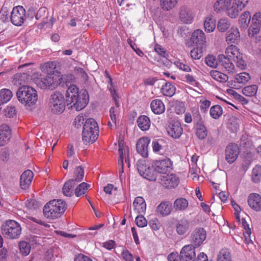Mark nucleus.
I'll use <instances>...</instances> for the list:
<instances>
[{
  "label": "nucleus",
  "instance_id": "obj_45",
  "mask_svg": "<svg viewBox=\"0 0 261 261\" xmlns=\"http://www.w3.org/2000/svg\"><path fill=\"white\" fill-rule=\"evenodd\" d=\"M242 10V8L235 4V3L233 2L232 6L227 9V13L230 17L232 18H236L238 16L239 12Z\"/></svg>",
  "mask_w": 261,
  "mask_h": 261
},
{
  "label": "nucleus",
  "instance_id": "obj_30",
  "mask_svg": "<svg viewBox=\"0 0 261 261\" xmlns=\"http://www.w3.org/2000/svg\"><path fill=\"white\" fill-rule=\"evenodd\" d=\"M240 37V33L236 28H231L227 32L226 40L228 44L233 43L238 40Z\"/></svg>",
  "mask_w": 261,
  "mask_h": 261
},
{
  "label": "nucleus",
  "instance_id": "obj_9",
  "mask_svg": "<svg viewBox=\"0 0 261 261\" xmlns=\"http://www.w3.org/2000/svg\"><path fill=\"white\" fill-rule=\"evenodd\" d=\"M152 168L160 175L169 173L172 169V162L169 158L155 161L152 164Z\"/></svg>",
  "mask_w": 261,
  "mask_h": 261
},
{
  "label": "nucleus",
  "instance_id": "obj_62",
  "mask_svg": "<svg viewBox=\"0 0 261 261\" xmlns=\"http://www.w3.org/2000/svg\"><path fill=\"white\" fill-rule=\"evenodd\" d=\"M74 261H92V260L89 257L80 253L75 256Z\"/></svg>",
  "mask_w": 261,
  "mask_h": 261
},
{
  "label": "nucleus",
  "instance_id": "obj_61",
  "mask_svg": "<svg viewBox=\"0 0 261 261\" xmlns=\"http://www.w3.org/2000/svg\"><path fill=\"white\" fill-rule=\"evenodd\" d=\"M252 23L261 26V13H256L252 17Z\"/></svg>",
  "mask_w": 261,
  "mask_h": 261
},
{
  "label": "nucleus",
  "instance_id": "obj_28",
  "mask_svg": "<svg viewBox=\"0 0 261 261\" xmlns=\"http://www.w3.org/2000/svg\"><path fill=\"white\" fill-rule=\"evenodd\" d=\"M137 123L138 127L143 131L148 130L150 126V120L145 115H141L137 119Z\"/></svg>",
  "mask_w": 261,
  "mask_h": 261
},
{
  "label": "nucleus",
  "instance_id": "obj_47",
  "mask_svg": "<svg viewBox=\"0 0 261 261\" xmlns=\"http://www.w3.org/2000/svg\"><path fill=\"white\" fill-rule=\"evenodd\" d=\"M222 109L219 105H215L210 109V115L212 118L217 119L222 115Z\"/></svg>",
  "mask_w": 261,
  "mask_h": 261
},
{
  "label": "nucleus",
  "instance_id": "obj_63",
  "mask_svg": "<svg viewBox=\"0 0 261 261\" xmlns=\"http://www.w3.org/2000/svg\"><path fill=\"white\" fill-rule=\"evenodd\" d=\"M122 256L126 261L133 260V256L132 254L127 250H124L123 251Z\"/></svg>",
  "mask_w": 261,
  "mask_h": 261
},
{
  "label": "nucleus",
  "instance_id": "obj_21",
  "mask_svg": "<svg viewBox=\"0 0 261 261\" xmlns=\"http://www.w3.org/2000/svg\"><path fill=\"white\" fill-rule=\"evenodd\" d=\"M11 136V129L7 125L0 126V146L6 145L10 141Z\"/></svg>",
  "mask_w": 261,
  "mask_h": 261
},
{
  "label": "nucleus",
  "instance_id": "obj_43",
  "mask_svg": "<svg viewBox=\"0 0 261 261\" xmlns=\"http://www.w3.org/2000/svg\"><path fill=\"white\" fill-rule=\"evenodd\" d=\"M210 75L213 79L221 82H226L228 79L226 74L217 70H212Z\"/></svg>",
  "mask_w": 261,
  "mask_h": 261
},
{
  "label": "nucleus",
  "instance_id": "obj_26",
  "mask_svg": "<svg viewBox=\"0 0 261 261\" xmlns=\"http://www.w3.org/2000/svg\"><path fill=\"white\" fill-rule=\"evenodd\" d=\"M152 111L155 114H161L164 112L165 107L163 101L158 99L153 100L150 103Z\"/></svg>",
  "mask_w": 261,
  "mask_h": 261
},
{
  "label": "nucleus",
  "instance_id": "obj_64",
  "mask_svg": "<svg viewBox=\"0 0 261 261\" xmlns=\"http://www.w3.org/2000/svg\"><path fill=\"white\" fill-rule=\"evenodd\" d=\"M153 151L159 153L162 149V146L156 141L152 142V144Z\"/></svg>",
  "mask_w": 261,
  "mask_h": 261
},
{
  "label": "nucleus",
  "instance_id": "obj_6",
  "mask_svg": "<svg viewBox=\"0 0 261 261\" xmlns=\"http://www.w3.org/2000/svg\"><path fill=\"white\" fill-rule=\"evenodd\" d=\"M3 235L7 239H16L21 233L20 225L16 221L9 220L4 222L1 226Z\"/></svg>",
  "mask_w": 261,
  "mask_h": 261
},
{
  "label": "nucleus",
  "instance_id": "obj_53",
  "mask_svg": "<svg viewBox=\"0 0 261 261\" xmlns=\"http://www.w3.org/2000/svg\"><path fill=\"white\" fill-rule=\"evenodd\" d=\"M235 79L239 83H245L250 80L249 74L247 72H242L236 75Z\"/></svg>",
  "mask_w": 261,
  "mask_h": 261
},
{
  "label": "nucleus",
  "instance_id": "obj_55",
  "mask_svg": "<svg viewBox=\"0 0 261 261\" xmlns=\"http://www.w3.org/2000/svg\"><path fill=\"white\" fill-rule=\"evenodd\" d=\"M75 71L76 72L77 75L81 79L82 81L86 82L88 81V74L82 68L79 67H76L75 68Z\"/></svg>",
  "mask_w": 261,
  "mask_h": 261
},
{
  "label": "nucleus",
  "instance_id": "obj_46",
  "mask_svg": "<svg viewBox=\"0 0 261 261\" xmlns=\"http://www.w3.org/2000/svg\"><path fill=\"white\" fill-rule=\"evenodd\" d=\"M29 79L28 74L24 73L16 74L14 77L15 83L20 85L27 83Z\"/></svg>",
  "mask_w": 261,
  "mask_h": 261
},
{
  "label": "nucleus",
  "instance_id": "obj_35",
  "mask_svg": "<svg viewBox=\"0 0 261 261\" xmlns=\"http://www.w3.org/2000/svg\"><path fill=\"white\" fill-rule=\"evenodd\" d=\"M13 96L11 90L8 89H3L0 90V105L8 102Z\"/></svg>",
  "mask_w": 261,
  "mask_h": 261
},
{
  "label": "nucleus",
  "instance_id": "obj_12",
  "mask_svg": "<svg viewBox=\"0 0 261 261\" xmlns=\"http://www.w3.org/2000/svg\"><path fill=\"white\" fill-rule=\"evenodd\" d=\"M25 19V10L22 6L14 7L11 13L10 20L15 25L20 26Z\"/></svg>",
  "mask_w": 261,
  "mask_h": 261
},
{
  "label": "nucleus",
  "instance_id": "obj_33",
  "mask_svg": "<svg viewBox=\"0 0 261 261\" xmlns=\"http://www.w3.org/2000/svg\"><path fill=\"white\" fill-rule=\"evenodd\" d=\"M251 181L253 183L258 184L261 181V166L256 165L252 170L251 175Z\"/></svg>",
  "mask_w": 261,
  "mask_h": 261
},
{
  "label": "nucleus",
  "instance_id": "obj_58",
  "mask_svg": "<svg viewBox=\"0 0 261 261\" xmlns=\"http://www.w3.org/2000/svg\"><path fill=\"white\" fill-rule=\"evenodd\" d=\"M106 75L109 79V84L110 85L108 86L109 91L112 95L113 99H116V96H117V94L116 93L115 90L114 89L113 84H112V80L110 76L108 74L107 71H106Z\"/></svg>",
  "mask_w": 261,
  "mask_h": 261
},
{
  "label": "nucleus",
  "instance_id": "obj_24",
  "mask_svg": "<svg viewBox=\"0 0 261 261\" xmlns=\"http://www.w3.org/2000/svg\"><path fill=\"white\" fill-rule=\"evenodd\" d=\"M248 203L251 208L256 211L261 210V196L256 193L251 194L248 199Z\"/></svg>",
  "mask_w": 261,
  "mask_h": 261
},
{
  "label": "nucleus",
  "instance_id": "obj_14",
  "mask_svg": "<svg viewBox=\"0 0 261 261\" xmlns=\"http://www.w3.org/2000/svg\"><path fill=\"white\" fill-rule=\"evenodd\" d=\"M240 153L238 144L232 143L228 144L225 150V159L228 163L231 164L237 159Z\"/></svg>",
  "mask_w": 261,
  "mask_h": 261
},
{
  "label": "nucleus",
  "instance_id": "obj_4",
  "mask_svg": "<svg viewBox=\"0 0 261 261\" xmlns=\"http://www.w3.org/2000/svg\"><path fill=\"white\" fill-rule=\"evenodd\" d=\"M16 96L20 102L28 106L34 105L38 99L36 90L31 86L25 85L18 89Z\"/></svg>",
  "mask_w": 261,
  "mask_h": 261
},
{
  "label": "nucleus",
  "instance_id": "obj_37",
  "mask_svg": "<svg viewBox=\"0 0 261 261\" xmlns=\"http://www.w3.org/2000/svg\"><path fill=\"white\" fill-rule=\"evenodd\" d=\"M251 19V14L248 11L244 12L240 16V27L242 29H246Z\"/></svg>",
  "mask_w": 261,
  "mask_h": 261
},
{
  "label": "nucleus",
  "instance_id": "obj_17",
  "mask_svg": "<svg viewBox=\"0 0 261 261\" xmlns=\"http://www.w3.org/2000/svg\"><path fill=\"white\" fill-rule=\"evenodd\" d=\"M196 247L191 245L184 246L180 252V257L182 261H195L196 259Z\"/></svg>",
  "mask_w": 261,
  "mask_h": 261
},
{
  "label": "nucleus",
  "instance_id": "obj_50",
  "mask_svg": "<svg viewBox=\"0 0 261 261\" xmlns=\"http://www.w3.org/2000/svg\"><path fill=\"white\" fill-rule=\"evenodd\" d=\"M89 186V185L84 182L80 184L75 190L76 196L79 197L85 194Z\"/></svg>",
  "mask_w": 261,
  "mask_h": 261
},
{
  "label": "nucleus",
  "instance_id": "obj_44",
  "mask_svg": "<svg viewBox=\"0 0 261 261\" xmlns=\"http://www.w3.org/2000/svg\"><path fill=\"white\" fill-rule=\"evenodd\" d=\"M204 27L206 32H213L216 28V20L212 17L206 18L204 22Z\"/></svg>",
  "mask_w": 261,
  "mask_h": 261
},
{
  "label": "nucleus",
  "instance_id": "obj_13",
  "mask_svg": "<svg viewBox=\"0 0 261 261\" xmlns=\"http://www.w3.org/2000/svg\"><path fill=\"white\" fill-rule=\"evenodd\" d=\"M206 237V231L203 228H196L192 231L190 236L191 245L196 247H199L205 240Z\"/></svg>",
  "mask_w": 261,
  "mask_h": 261
},
{
  "label": "nucleus",
  "instance_id": "obj_38",
  "mask_svg": "<svg viewBox=\"0 0 261 261\" xmlns=\"http://www.w3.org/2000/svg\"><path fill=\"white\" fill-rule=\"evenodd\" d=\"M258 86L256 85H252L246 86L242 89V93L246 96L251 97L255 95L257 91Z\"/></svg>",
  "mask_w": 261,
  "mask_h": 261
},
{
  "label": "nucleus",
  "instance_id": "obj_41",
  "mask_svg": "<svg viewBox=\"0 0 261 261\" xmlns=\"http://www.w3.org/2000/svg\"><path fill=\"white\" fill-rule=\"evenodd\" d=\"M217 261H231L229 251L227 249H222L218 254Z\"/></svg>",
  "mask_w": 261,
  "mask_h": 261
},
{
  "label": "nucleus",
  "instance_id": "obj_32",
  "mask_svg": "<svg viewBox=\"0 0 261 261\" xmlns=\"http://www.w3.org/2000/svg\"><path fill=\"white\" fill-rule=\"evenodd\" d=\"M188 205L189 202L186 199L178 198L174 201L173 207L177 211H183L188 207Z\"/></svg>",
  "mask_w": 261,
  "mask_h": 261
},
{
  "label": "nucleus",
  "instance_id": "obj_16",
  "mask_svg": "<svg viewBox=\"0 0 261 261\" xmlns=\"http://www.w3.org/2000/svg\"><path fill=\"white\" fill-rule=\"evenodd\" d=\"M123 144L121 142L119 143V149L118 151L119 153V159L118 161V164L120 166L119 168V177L121 179L122 176V174L123 173V166L124 163L123 160H125V163H127L128 167L130 166L129 162V153H128V149L127 147L122 148Z\"/></svg>",
  "mask_w": 261,
  "mask_h": 261
},
{
  "label": "nucleus",
  "instance_id": "obj_15",
  "mask_svg": "<svg viewBox=\"0 0 261 261\" xmlns=\"http://www.w3.org/2000/svg\"><path fill=\"white\" fill-rule=\"evenodd\" d=\"M158 181L164 187L167 188H172L176 187L179 183L177 177L173 174L158 175Z\"/></svg>",
  "mask_w": 261,
  "mask_h": 261
},
{
  "label": "nucleus",
  "instance_id": "obj_48",
  "mask_svg": "<svg viewBox=\"0 0 261 261\" xmlns=\"http://www.w3.org/2000/svg\"><path fill=\"white\" fill-rule=\"evenodd\" d=\"M195 47L191 50V56L193 59H199L202 56L203 50L205 49L206 47L201 46Z\"/></svg>",
  "mask_w": 261,
  "mask_h": 261
},
{
  "label": "nucleus",
  "instance_id": "obj_56",
  "mask_svg": "<svg viewBox=\"0 0 261 261\" xmlns=\"http://www.w3.org/2000/svg\"><path fill=\"white\" fill-rule=\"evenodd\" d=\"M135 222L136 225L140 227H145L147 224V220L142 215H139L136 217Z\"/></svg>",
  "mask_w": 261,
  "mask_h": 261
},
{
  "label": "nucleus",
  "instance_id": "obj_8",
  "mask_svg": "<svg viewBox=\"0 0 261 261\" xmlns=\"http://www.w3.org/2000/svg\"><path fill=\"white\" fill-rule=\"evenodd\" d=\"M233 57L232 56L221 54L216 58L213 55H208L205 58V62L207 65H233L232 62Z\"/></svg>",
  "mask_w": 261,
  "mask_h": 261
},
{
  "label": "nucleus",
  "instance_id": "obj_31",
  "mask_svg": "<svg viewBox=\"0 0 261 261\" xmlns=\"http://www.w3.org/2000/svg\"><path fill=\"white\" fill-rule=\"evenodd\" d=\"M179 18L185 23H191L193 17L189 9L185 7H181L179 12Z\"/></svg>",
  "mask_w": 261,
  "mask_h": 261
},
{
  "label": "nucleus",
  "instance_id": "obj_51",
  "mask_svg": "<svg viewBox=\"0 0 261 261\" xmlns=\"http://www.w3.org/2000/svg\"><path fill=\"white\" fill-rule=\"evenodd\" d=\"M230 25V24L227 19H221L218 23L217 29L219 31L224 32L229 28Z\"/></svg>",
  "mask_w": 261,
  "mask_h": 261
},
{
  "label": "nucleus",
  "instance_id": "obj_39",
  "mask_svg": "<svg viewBox=\"0 0 261 261\" xmlns=\"http://www.w3.org/2000/svg\"><path fill=\"white\" fill-rule=\"evenodd\" d=\"M84 176V168L81 166L76 167L74 171L73 178L71 180H74V182L81 181Z\"/></svg>",
  "mask_w": 261,
  "mask_h": 261
},
{
  "label": "nucleus",
  "instance_id": "obj_34",
  "mask_svg": "<svg viewBox=\"0 0 261 261\" xmlns=\"http://www.w3.org/2000/svg\"><path fill=\"white\" fill-rule=\"evenodd\" d=\"M76 183L73 180H69L66 181L63 187V194L66 196H71L73 193V188L75 186Z\"/></svg>",
  "mask_w": 261,
  "mask_h": 261
},
{
  "label": "nucleus",
  "instance_id": "obj_1",
  "mask_svg": "<svg viewBox=\"0 0 261 261\" xmlns=\"http://www.w3.org/2000/svg\"><path fill=\"white\" fill-rule=\"evenodd\" d=\"M66 99L67 106L79 111L87 106L89 95L86 90L79 92V88L75 85H70L66 91Z\"/></svg>",
  "mask_w": 261,
  "mask_h": 261
},
{
  "label": "nucleus",
  "instance_id": "obj_3",
  "mask_svg": "<svg viewBox=\"0 0 261 261\" xmlns=\"http://www.w3.org/2000/svg\"><path fill=\"white\" fill-rule=\"evenodd\" d=\"M66 208L67 205L62 200L54 199L44 205L43 214L46 218L54 220L60 217Z\"/></svg>",
  "mask_w": 261,
  "mask_h": 261
},
{
  "label": "nucleus",
  "instance_id": "obj_5",
  "mask_svg": "<svg viewBox=\"0 0 261 261\" xmlns=\"http://www.w3.org/2000/svg\"><path fill=\"white\" fill-rule=\"evenodd\" d=\"M99 129L97 122L92 118L88 119L83 126L82 139L85 144L93 143L97 139Z\"/></svg>",
  "mask_w": 261,
  "mask_h": 261
},
{
  "label": "nucleus",
  "instance_id": "obj_49",
  "mask_svg": "<svg viewBox=\"0 0 261 261\" xmlns=\"http://www.w3.org/2000/svg\"><path fill=\"white\" fill-rule=\"evenodd\" d=\"M240 120L236 117H232L229 119V122L228 125V128L232 132H237L240 127Z\"/></svg>",
  "mask_w": 261,
  "mask_h": 261
},
{
  "label": "nucleus",
  "instance_id": "obj_23",
  "mask_svg": "<svg viewBox=\"0 0 261 261\" xmlns=\"http://www.w3.org/2000/svg\"><path fill=\"white\" fill-rule=\"evenodd\" d=\"M34 174L30 170L25 171L21 175L20 178V186L23 190L28 189L32 182Z\"/></svg>",
  "mask_w": 261,
  "mask_h": 261
},
{
  "label": "nucleus",
  "instance_id": "obj_60",
  "mask_svg": "<svg viewBox=\"0 0 261 261\" xmlns=\"http://www.w3.org/2000/svg\"><path fill=\"white\" fill-rule=\"evenodd\" d=\"M118 113L117 108L111 107L110 110V115L112 121L116 124V115Z\"/></svg>",
  "mask_w": 261,
  "mask_h": 261
},
{
  "label": "nucleus",
  "instance_id": "obj_29",
  "mask_svg": "<svg viewBox=\"0 0 261 261\" xmlns=\"http://www.w3.org/2000/svg\"><path fill=\"white\" fill-rule=\"evenodd\" d=\"M176 88L170 82H166L161 89V92L166 96L171 97L175 93Z\"/></svg>",
  "mask_w": 261,
  "mask_h": 261
},
{
  "label": "nucleus",
  "instance_id": "obj_22",
  "mask_svg": "<svg viewBox=\"0 0 261 261\" xmlns=\"http://www.w3.org/2000/svg\"><path fill=\"white\" fill-rule=\"evenodd\" d=\"M150 140L147 137L140 138L137 142L136 148L137 152L143 157L148 156V146Z\"/></svg>",
  "mask_w": 261,
  "mask_h": 261
},
{
  "label": "nucleus",
  "instance_id": "obj_20",
  "mask_svg": "<svg viewBox=\"0 0 261 261\" xmlns=\"http://www.w3.org/2000/svg\"><path fill=\"white\" fill-rule=\"evenodd\" d=\"M190 221L186 218H182L177 220L176 222V232L178 235H184L190 229Z\"/></svg>",
  "mask_w": 261,
  "mask_h": 261
},
{
  "label": "nucleus",
  "instance_id": "obj_59",
  "mask_svg": "<svg viewBox=\"0 0 261 261\" xmlns=\"http://www.w3.org/2000/svg\"><path fill=\"white\" fill-rule=\"evenodd\" d=\"M16 114V110L14 106H8L5 109V115L8 117H13Z\"/></svg>",
  "mask_w": 261,
  "mask_h": 261
},
{
  "label": "nucleus",
  "instance_id": "obj_7",
  "mask_svg": "<svg viewBox=\"0 0 261 261\" xmlns=\"http://www.w3.org/2000/svg\"><path fill=\"white\" fill-rule=\"evenodd\" d=\"M50 112L55 114H60L65 109V101L64 95L60 92H55L50 95L48 102Z\"/></svg>",
  "mask_w": 261,
  "mask_h": 261
},
{
  "label": "nucleus",
  "instance_id": "obj_10",
  "mask_svg": "<svg viewBox=\"0 0 261 261\" xmlns=\"http://www.w3.org/2000/svg\"><path fill=\"white\" fill-rule=\"evenodd\" d=\"M137 168L140 174L144 178L150 181L158 180V176L152 167L150 168L145 163H140L137 164Z\"/></svg>",
  "mask_w": 261,
  "mask_h": 261
},
{
  "label": "nucleus",
  "instance_id": "obj_57",
  "mask_svg": "<svg viewBox=\"0 0 261 261\" xmlns=\"http://www.w3.org/2000/svg\"><path fill=\"white\" fill-rule=\"evenodd\" d=\"M260 28V26L252 23L248 30L249 36L253 37L255 35H256L259 32Z\"/></svg>",
  "mask_w": 261,
  "mask_h": 261
},
{
  "label": "nucleus",
  "instance_id": "obj_19",
  "mask_svg": "<svg viewBox=\"0 0 261 261\" xmlns=\"http://www.w3.org/2000/svg\"><path fill=\"white\" fill-rule=\"evenodd\" d=\"M206 38L204 33L200 30H196L192 34L190 40L195 46L206 47Z\"/></svg>",
  "mask_w": 261,
  "mask_h": 261
},
{
  "label": "nucleus",
  "instance_id": "obj_25",
  "mask_svg": "<svg viewBox=\"0 0 261 261\" xmlns=\"http://www.w3.org/2000/svg\"><path fill=\"white\" fill-rule=\"evenodd\" d=\"M172 210L171 204L168 201L161 202L157 207L156 212L158 215L162 216L169 215Z\"/></svg>",
  "mask_w": 261,
  "mask_h": 261
},
{
  "label": "nucleus",
  "instance_id": "obj_54",
  "mask_svg": "<svg viewBox=\"0 0 261 261\" xmlns=\"http://www.w3.org/2000/svg\"><path fill=\"white\" fill-rule=\"evenodd\" d=\"M56 73L57 75H60V77H63L62 80H61V83L62 82H64L66 84L68 83H72L75 82V77L73 75L70 74L68 75H61L60 72H59L56 70ZM68 85H67V86Z\"/></svg>",
  "mask_w": 261,
  "mask_h": 261
},
{
  "label": "nucleus",
  "instance_id": "obj_11",
  "mask_svg": "<svg viewBox=\"0 0 261 261\" xmlns=\"http://www.w3.org/2000/svg\"><path fill=\"white\" fill-rule=\"evenodd\" d=\"M34 15H35L36 20L41 21L38 25V27L40 29L42 28L44 24L48 22V12L46 8L41 7L37 13L35 12V10L33 8H30L28 10V16L33 18Z\"/></svg>",
  "mask_w": 261,
  "mask_h": 261
},
{
  "label": "nucleus",
  "instance_id": "obj_52",
  "mask_svg": "<svg viewBox=\"0 0 261 261\" xmlns=\"http://www.w3.org/2000/svg\"><path fill=\"white\" fill-rule=\"evenodd\" d=\"M19 247L21 253L26 256L30 252L31 246L30 244L25 241H21L19 243Z\"/></svg>",
  "mask_w": 261,
  "mask_h": 261
},
{
  "label": "nucleus",
  "instance_id": "obj_42",
  "mask_svg": "<svg viewBox=\"0 0 261 261\" xmlns=\"http://www.w3.org/2000/svg\"><path fill=\"white\" fill-rule=\"evenodd\" d=\"M161 7L164 10L169 11L177 4V0H160Z\"/></svg>",
  "mask_w": 261,
  "mask_h": 261
},
{
  "label": "nucleus",
  "instance_id": "obj_27",
  "mask_svg": "<svg viewBox=\"0 0 261 261\" xmlns=\"http://www.w3.org/2000/svg\"><path fill=\"white\" fill-rule=\"evenodd\" d=\"M133 206L134 210L138 213H144L146 208V204L144 198L142 197H137L135 198Z\"/></svg>",
  "mask_w": 261,
  "mask_h": 261
},
{
  "label": "nucleus",
  "instance_id": "obj_40",
  "mask_svg": "<svg viewBox=\"0 0 261 261\" xmlns=\"http://www.w3.org/2000/svg\"><path fill=\"white\" fill-rule=\"evenodd\" d=\"M231 0H217L215 3L214 8L217 12L227 8L231 3Z\"/></svg>",
  "mask_w": 261,
  "mask_h": 261
},
{
  "label": "nucleus",
  "instance_id": "obj_2",
  "mask_svg": "<svg viewBox=\"0 0 261 261\" xmlns=\"http://www.w3.org/2000/svg\"><path fill=\"white\" fill-rule=\"evenodd\" d=\"M56 66H41V70L47 75L44 77L38 78L35 83L40 88L44 90H53L61 84L63 77L56 73Z\"/></svg>",
  "mask_w": 261,
  "mask_h": 261
},
{
  "label": "nucleus",
  "instance_id": "obj_18",
  "mask_svg": "<svg viewBox=\"0 0 261 261\" xmlns=\"http://www.w3.org/2000/svg\"><path fill=\"white\" fill-rule=\"evenodd\" d=\"M168 134L174 139L179 138L182 133V128L177 121H171L167 127Z\"/></svg>",
  "mask_w": 261,
  "mask_h": 261
},
{
  "label": "nucleus",
  "instance_id": "obj_36",
  "mask_svg": "<svg viewBox=\"0 0 261 261\" xmlns=\"http://www.w3.org/2000/svg\"><path fill=\"white\" fill-rule=\"evenodd\" d=\"M196 134L199 139H204L207 135V132L205 126L201 123H197L196 125Z\"/></svg>",
  "mask_w": 261,
  "mask_h": 261
}]
</instances>
